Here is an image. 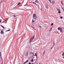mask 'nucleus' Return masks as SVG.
I'll return each mask as SVG.
<instances>
[{
	"label": "nucleus",
	"instance_id": "obj_1",
	"mask_svg": "<svg viewBox=\"0 0 64 64\" xmlns=\"http://www.w3.org/2000/svg\"><path fill=\"white\" fill-rule=\"evenodd\" d=\"M33 18H34L32 20V23H34V22L35 20V19H37V17L36 16V14H33Z\"/></svg>",
	"mask_w": 64,
	"mask_h": 64
},
{
	"label": "nucleus",
	"instance_id": "obj_2",
	"mask_svg": "<svg viewBox=\"0 0 64 64\" xmlns=\"http://www.w3.org/2000/svg\"><path fill=\"white\" fill-rule=\"evenodd\" d=\"M58 30H60L61 32L63 31V29L61 28L58 27Z\"/></svg>",
	"mask_w": 64,
	"mask_h": 64
},
{
	"label": "nucleus",
	"instance_id": "obj_3",
	"mask_svg": "<svg viewBox=\"0 0 64 64\" xmlns=\"http://www.w3.org/2000/svg\"><path fill=\"white\" fill-rule=\"evenodd\" d=\"M35 37V36H34L32 38L30 39V42H31V41H32V40H33V39H34V37Z\"/></svg>",
	"mask_w": 64,
	"mask_h": 64
},
{
	"label": "nucleus",
	"instance_id": "obj_4",
	"mask_svg": "<svg viewBox=\"0 0 64 64\" xmlns=\"http://www.w3.org/2000/svg\"><path fill=\"white\" fill-rule=\"evenodd\" d=\"M28 54H29V53L28 52H26V54L25 56L27 57V56H28Z\"/></svg>",
	"mask_w": 64,
	"mask_h": 64
},
{
	"label": "nucleus",
	"instance_id": "obj_5",
	"mask_svg": "<svg viewBox=\"0 0 64 64\" xmlns=\"http://www.w3.org/2000/svg\"><path fill=\"white\" fill-rule=\"evenodd\" d=\"M1 52H0V59H1V60H3V59L2 58L1 56Z\"/></svg>",
	"mask_w": 64,
	"mask_h": 64
},
{
	"label": "nucleus",
	"instance_id": "obj_6",
	"mask_svg": "<svg viewBox=\"0 0 64 64\" xmlns=\"http://www.w3.org/2000/svg\"><path fill=\"white\" fill-rule=\"evenodd\" d=\"M34 56H36V61H37V54L36 53L35 54V55H34Z\"/></svg>",
	"mask_w": 64,
	"mask_h": 64
},
{
	"label": "nucleus",
	"instance_id": "obj_7",
	"mask_svg": "<svg viewBox=\"0 0 64 64\" xmlns=\"http://www.w3.org/2000/svg\"><path fill=\"white\" fill-rule=\"evenodd\" d=\"M56 9L57 10V11H60V9L59 8H56Z\"/></svg>",
	"mask_w": 64,
	"mask_h": 64
},
{
	"label": "nucleus",
	"instance_id": "obj_8",
	"mask_svg": "<svg viewBox=\"0 0 64 64\" xmlns=\"http://www.w3.org/2000/svg\"><path fill=\"white\" fill-rule=\"evenodd\" d=\"M28 62V60H27L26 62L24 63V64H26V63H27V62Z\"/></svg>",
	"mask_w": 64,
	"mask_h": 64
},
{
	"label": "nucleus",
	"instance_id": "obj_9",
	"mask_svg": "<svg viewBox=\"0 0 64 64\" xmlns=\"http://www.w3.org/2000/svg\"><path fill=\"white\" fill-rule=\"evenodd\" d=\"M46 8H47V9H48V6L47 5V4H46Z\"/></svg>",
	"mask_w": 64,
	"mask_h": 64
},
{
	"label": "nucleus",
	"instance_id": "obj_10",
	"mask_svg": "<svg viewBox=\"0 0 64 64\" xmlns=\"http://www.w3.org/2000/svg\"><path fill=\"white\" fill-rule=\"evenodd\" d=\"M1 33H2V34H4V32H3V31H1Z\"/></svg>",
	"mask_w": 64,
	"mask_h": 64
},
{
	"label": "nucleus",
	"instance_id": "obj_11",
	"mask_svg": "<svg viewBox=\"0 0 64 64\" xmlns=\"http://www.w3.org/2000/svg\"><path fill=\"white\" fill-rule=\"evenodd\" d=\"M52 4L53 5V4H54V1H52Z\"/></svg>",
	"mask_w": 64,
	"mask_h": 64
},
{
	"label": "nucleus",
	"instance_id": "obj_12",
	"mask_svg": "<svg viewBox=\"0 0 64 64\" xmlns=\"http://www.w3.org/2000/svg\"><path fill=\"white\" fill-rule=\"evenodd\" d=\"M43 54L44 55H45V50L44 52H43Z\"/></svg>",
	"mask_w": 64,
	"mask_h": 64
},
{
	"label": "nucleus",
	"instance_id": "obj_13",
	"mask_svg": "<svg viewBox=\"0 0 64 64\" xmlns=\"http://www.w3.org/2000/svg\"><path fill=\"white\" fill-rule=\"evenodd\" d=\"M38 27H40V29H41V26H40V25H38Z\"/></svg>",
	"mask_w": 64,
	"mask_h": 64
},
{
	"label": "nucleus",
	"instance_id": "obj_14",
	"mask_svg": "<svg viewBox=\"0 0 64 64\" xmlns=\"http://www.w3.org/2000/svg\"><path fill=\"white\" fill-rule=\"evenodd\" d=\"M49 1L50 3L51 4L52 3L51 2V0H48Z\"/></svg>",
	"mask_w": 64,
	"mask_h": 64
},
{
	"label": "nucleus",
	"instance_id": "obj_15",
	"mask_svg": "<svg viewBox=\"0 0 64 64\" xmlns=\"http://www.w3.org/2000/svg\"><path fill=\"white\" fill-rule=\"evenodd\" d=\"M52 28H50V30H49V31H51V30H52Z\"/></svg>",
	"mask_w": 64,
	"mask_h": 64
},
{
	"label": "nucleus",
	"instance_id": "obj_16",
	"mask_svg": "<svg viewBox=\"0 0 64 64\" xmlns=\"http://www.w3.org/2000/svg\"><path fill=\"white\" fill-rule=\"evenodd\" d=\"M58 13H61V11H60V10L58 11Z\"/></svg>",
	"mask_w": 64,
	"mask_h": 64
},
{
	"label": "nucleus",
	"instance_id": "obj_17",
	"mask_svg": "<svg viewBox=\"0 0 64 64\" xmlns=\"http://www.w3.org/2000/svg\"><path fill=\"white\" fill-rule=\"evenodd\" d=\"M30 55H32V54H33V53H32V52H30Z\"/></svg>",
	"mask_w": 64,
	"mask_h": 64
},
{
	"label": "nucleus",
	"instance_id": "obj_18",
	"mask_svg": "<svg viewBox=\"0 0 64 64\" xmlns=\"http://www.w3.org/2000/svg\"><path fill=\"white\" fill-rule=\"evenodd\" d=\"M61 2L62 5H63V3L62 2V1H61Z\"/></svg>",
	"mask_w": 64,
	"mask_h": 64
},
{
	"label": "nucleus",
	"instance_id": "obj_19",
	"mask_svg": "<svg viewBox=\"0 0 64 64\" xmlns=\"http://www.w3.org/2000/svg\"><path fill=\"white\" fill-rule=\"evenodd\" d=\"M10 30L9 29L8 30H6V32L7 31H10Z\"/></svg>",
	"mask_w": 64,
	"mask_h": 64
},
{
	"label": "nucleus",
	"instance_id": "obj_20",
	"mask_svg": "<svg viewBox=\"0 0 64 64\" xmlns=\"http://www.w3.org/2000/svg\"><path fill=\"white\" fill-rule=\"evenodd\" d=\"M13 16L14 17V18H15V17H16V16H15V15H14Z\"/></svg>",
	"mask_w": 64,
	"mask_h": 64
},
{
	"label": "nucleus",
	"instance_id": "obj_21",
	"mask_svg": "<svg viewBox=\"0 0 64 64\" xmlns=\"http://www.w3.org/2000/svg\"><path fill=\"white\" fill-rule=\"evenodd\" d=\"M1 26L2 27V28H3V29H4V27L3 26H2V25H1Z\"/></svg>",
	"mask_w": 64,
	"mask_h": 64
},
{
	"label": "nucleus",
	"instance_id": "obj_22",
	"mask_svg": "<svg viewBox=\"0 0 64 64\" xmlns=\"http://www.w3.org/2000/svg\"><path fill=\"white\" fill-rule=\"evenodd\" d=\"M54 46H52V47L51 48V49H52V48H53V47H54Z\"/></svg>",
	"mask_w": 64,
	"mask_h": 64
},
{
	"label": "nucleus",
	"instance_id": "obj_23",
	"mask_svg": "<svg viewBox=\"0 0 64 64\" xmlns=\"http://www.w3.org/2000/svg\"><path fill=\"white\" fill-rule=\"evenodd\" d=\"M36 2H38V0H35Z\"/></svg>",
	"mask_w": 64,
	"mask_h": 64
},
{
	"label": "nucleus",
	"instance_id": "obj_24",
	"mask_svg": "<svg viewBox=\"0 0 64 64\" xmlns=\"http://www.w3.org/2000/svg\"><path fill=\"white\" fill-rule=\"evenodd\" d=\"M52 25H53V23H52L51 24V26H52Z\"/></svg>",
	"mask_w": 64,
	"mask_h": 64
},
{
	"label": "nucleus",
	"instance_id": "obj_25",
	"mask_svg": "<svg viewBox=\"0 0 64 64\" xmlns=\"http://www.w3.org/2000/svg\"><path fill=\"white\" fill-rule=\"evenodd\" d=\"M20 4V2H19L18 4V5H19Z\"/></svg>",
	"mask_w": 64,
	"mask_h": 64
},
{
	"label": "nucleus",
	"instance_id": "obj_26",
	"mask_svg": "<svg viewBox=\"0 0 64 64\" xmlns=\"http://www.w3.org/2000/svg\"><path fill=\"white\" fill-rule=\"evenodd\" d=\"M60 18L61 19H62V18H62V16H60Z\"/></svg>",
	"mask_w": 64,
	"mask_h": 64
},
{
	"label": "nucleus",
	"instance_id": "obj_27",
	"mask_svg": "<svg viewBox=\"0 0 64 64\" xmlns=\"http://www.w3.org/2000/svg\"><path fill=\"white\" fill-rule=\"evenodd\" d=\"M54 45H55V42H54Z\"/></svg>",
	"mask_w": 64,
	"mask_h": 64
},
{
	"label": "nucleus",
	"instance_id": "obj_28",
	"mask_svg": "<svg viewBox=\"0 0 64 64\" xmlns=\"http://www.w3.org/2000/svg\"><path fill=\"white\" fill-rule=\"evenodd\" d=\"M32 62H33V61H34V60H33V59H32Z\"/></svg>",
	"mask_w": 64,
	"mask_h": 64
},
{
	"label": "nucleus",
	"instance_id": "obj_29",
	"mask_svg": "<svg viewBox=\"0 0 64 64\" xmlns=\"http://www.w3.org/2000/svg\"><path fill=\"white\" fill-rule=\"evenodd\" d=\"M28 64H31V63L30 62H29Z\"/></svg>",
	"mask_w": 64,
	"mask_h": 64
},
{
	"label": "nucleus",
	"instance_id": "obj_30",
	"mask_svg": "<svg viewBox=\"0 0 64 64\" xmlns=\"http://www.w3.org/2000/svg\"><path fill=\"white\" fill-rule=\"evenodd\" d=\"M1 20H0V22L1 23Z\"/></svg>",
	"mask_w": 64,
	"mask_h": 64
},
{
	"label": "nucleus",
	"instance_id": "obj_31",
	"mask_svg": "<svg viewBox=\"0 0 64 64\" xmlns=\"http://www.w3.org/2000/svg\"><path fill=\"white\" fill-rule=\"evenodd\" d=\"M35 4V5H37V4H36V3H34Z\"/></svg>",
	"mask_w": 64,
	"mask_h": 64
},
{
	"label": "nucleus",
	"instance_id": "obj_32",
	"mask_svg": "<svg viewBox=\"0 0 64 64\" xmlns=\"http://www.w3.org/2000/svg\"><path fill=\"white\" fill-rule=\"evenodd\" d=\"M62 9H63V10H64V8H62Z\"/></svg>",
	"mask_w": 64,
	"mask_h": 64
},
{
	"label": "nucleus",
	"instance_id": "obj_33",
	"mask_svg": "<svg viewBox=\"0 0 64 64\" xmlns=\"http://www.w3.org/2000/svg\"><path fill=\"white\" fill-rule=\"evenodd\" d=\"M26 48H28V46H26Z\"/></svg>",
	"mask_w": 64,
	"mask_h": 64
},
{
	"label": "nucleus",
	"instance_id": "obj_34",
	"mask_svg": "<svg viewBox=\"0 0 64 64\" xmlns=\"http://www.w3.org/2000/svg\"><path fill=\"white\" fill-rule=\"evenodd\" d=\"M33 3H34V4L35 3V2H33Z\"/></svg>",
	"mask_w": 64,
	"mask_h": 64
},
{
	"label": "nucleus",
	"instance_id": "obj_35",
	"mask_svg": "<svg viewBox=\"0 0 64 64\" xmlns=\"http://www.w3.org/2000/svg\"><path fill=\"white\" fill-rule=\"evenodd\" d=\"M20 10H23V9H20Z\"/></svg>",
	"mask_w": 64,
	"mask_h": 64
},
{
	"label": "nucleus",
	"instance_id": "obj_36",
	"mask_svg": "<svg viewBox=\"0 0 64 64\" xmlns=\"http://www.w3.org/2000/svg\"><path fill=\"white\" fill-rule=\"evenodd\" d=\"M32 64H34V63H32Z\"/></svg>",
	"mask_w": 64,
	"mask_h": 64
},
{
	"label": "nucleus",
	"instance_id": "obj_37",
	"mask_svg": "<svg viewBox=\"0 0 64 64\" xmlns=\"http://www.w3.org/2000/svg\"><path fill=\"white\" fill-rule=\"evenodd\" d=\"M63 10L64 12V9Z\"/></svg>",
	"mask_w": 64,
	"mask_h": 64
},
{
	"label": "nucleus",
	"instance_id": "obj_38",
	"mask_svg": "<svg viewBox=\"0 0 64 64\" xmlns=\"http://www.w3.org/2000/svg\"><path fill=\"white\" fill-rule=\"evenodd\" d=\"M34 61H35V59L34 60Z\"/></svg>",
	"mask_w": 64,
	"mask_h": 64
},
{
	"label": "nucleus",
	"instance_id": "obj_39",
	"mask_svg": "<svg viewBox=\"0 0 64 64\" xmlns=\"http://www.w3.org/2000/svg\"><path fill=\"white\" fill-rule=\"evenodd\" d=\"M33 28H34V27H33Z\"/></svg>",
	"mask_w": 64,
	"mask_h": 64
},
{
	"label": "nucleus",
	"instance_id": "obj_40",
	"mask_svg": "<svg viewBox=\"0 0 64 64\" xmlns=\"http://www.w3.org/2000/svg\"><path fill=\"white\" fill-rule=\"evenodd\" d=\"M41 10H42V9H41Z\"/></svg>",
	"mask_w": 64,
	"mask_h": 64
}]
</instances>
